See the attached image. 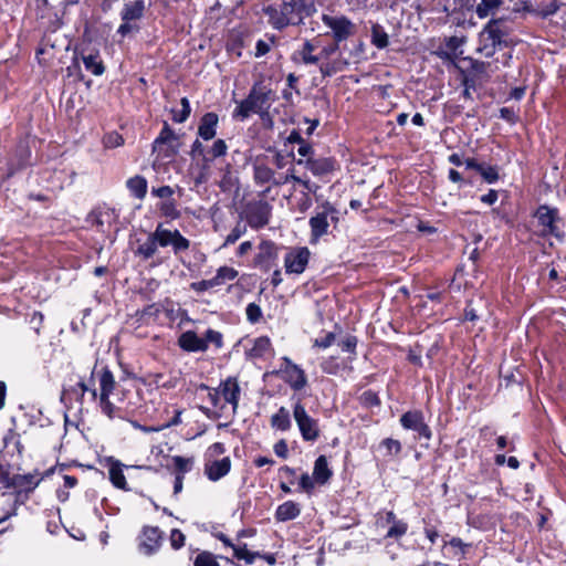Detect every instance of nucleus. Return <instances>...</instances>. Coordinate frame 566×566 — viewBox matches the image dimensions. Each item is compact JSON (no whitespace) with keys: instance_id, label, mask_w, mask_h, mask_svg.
Returning <instances> with one entry per match:
<instances>
[{"instance_id":"f257e3e1","label":"nucleus","mask_w":566,"mask_h":566,"mask_svg":"<svg viewBox=\"0 0 566 566\" xmlns=\"http://www.w3.org/2000/svg\"><path fill=\"white\" fill-rule=\"evenodd\" d=\"M314 0H280L263 8L270 25L282 31L289 25H301L306 18L316 13Z\"/></svg>"},{"instance_id":"f03ea898","label":"nucleus","mask_w":566,"mask_h":566,"mask_svg":"<svg viewBox=\"0 0 566 566\" xmlns=\"http://www.w3.org/2000/svg\"><path fill=\"white\" fill-rule=\"evenodd\" d=\"M275 101V92L269 85L262 81L254 82L247 97L238 102L232 118L244 122L252 114L270 109Z\"/></svg>"},{"instance_id":"7ed1b4c3","label":"nucleus","mask_w":566,"mask_h":566,"mask_svg":"<svg viewBox=\"0 0 566 566\" xmlns=\"http://www.w3.org/2000/svg\"><path fill=\"white\" fill-rule=\"evenodd\" d=\"M507 22L509 20L504 17L491 19L483 28L480 34L483 44L479 51L483 53L484 56L491 57L495 53L496 48H506L511 44V29Z\"/></svg>"},{"instance_id":"20e7f679","label":"nucleus","mask_w":566,"mask_h":566,"mask_svg":"<svg viewBox=\"0 0 566 566\" xmlns=\"http://www.w3.org/2000/svg\"><path fill=\"white\" fill-rule=\"evenodd\" d=\"M339 222V210L328 200L323 201L316 207L314 216L308 220L310 244L315 245L319 240L329 233L331 224L334 228Z\"/></svg>"},{"instance_id":"39448f33","label":"nucleus","mask_w":566,"mask_h":566,"mask_svg":"<svg viewBox=\"0 0 566 566\" xmlns=\"http://www.w3.org/2000/svg\"><path fill=\"white\" fill-rule=\"evenodd\" d=\"M293 403V418L300 430V434L305 442H315L321 437V428L318 419L308 415L301 397L295 395L291 398Z\"/></svg>"},{"instance_id":"423d86ee","label":"nucleus","mask_w":566,"mask_h":566,"mask_svg":"<svg viewBox=\"0 0 566 566\" xmlns=\"http://www.w3.org/2000/svg\"><path fill=\"white\" fill-rule=\"evenodd\" d=\"M281 366L276 370H272L271 375L280 377L294 391H300L307 386V377L304 369L293 363L287 356L281 358Z\"/></svg>"},{"instance_id":"0eeeda50","label":"nucleus","mask_w":566,"mask_h":566,"mask_svg":"<svg viewBox=\"0 0 566 566\" xmlns=\"http://www.w3.org/2000/svg\"><path fill=\"white\" fill-rule=\"evenodd\" d=\"M54 471L53 468L49 469L43 475L39 476V472L27 474H13L8 484V489L15 490V501L24 502L29 499V494L32 493L44 476H49Z\"/></svg>"},{"instance_id":"6e6552de","label":"nucleus","mask_w":566,"mask_h":566,"mask_svg":"<svg viewBox=\"0 0 566 566\" xmlns=\"http://www.w3.org/2000/svg\"><path fill=\"white\" fill-rule=\"evenodd\" d=\"M534 217L537 219L538 224L542 227V233L544 235H552L557 239H563L565 237V233L560 227V224H563V220L559 217L557 208H552L547 205H541L536 209Z\"/></svg>"},{"instance_id":"1a4fd4ad","label":"nucleus","mask_w":566,"mask_h":566,"mask_svg":"<svg viewBox=\"0 0 566 566\" xmlns=\"http://www.w3.org/2000/svg\"><path fill=\"white\" fill-rule=\"evenodd\" d=\"M145 13L144 0H135L124 4L120 11L122 23L117 29V34L122 38L129 35L130 33L138 32L139 27L136 21L140 20Z\"/></svg>"},{"instance_id":"9d476101","label":"nucleus","mask_w":566,"mask_h":566,"mask_svg":"<svg viewBox=\"0 0 566 566\" xmlns=\"http://www.w3.org/2000/svg\"><path fill=\"white\" fill-rule=\"evenodd\" d=\"M154 231L159 248L170 247L175 255L184 253L190 248V240L182 235L178 229H167L164 223L159 222Z\"/></svg>"},{"instance_id":"9b49d317","label":"nucleus","mask_w":566,"mask_h":566,"mask_svg":"<svg viewBox=\"0 0 566 566\" xmlns=\"http://www.w3.org/2000/svg\"><path fill=\"white\" fill-rule=\"evenodd\" d=\"M323 23L331 30L332 38L335 42H344L353 36L356 32L355 23L346 15H322Z\"/></svg>"},{"instance_id":"f8f14e48","label":"nucleus","mask_w":566,"mask_h":566,"mask_svg":"<svg viewBox=\"0 0 566 566\" xmlns=\"http://www.w3.org/2000/svg\"><path fill=\"white\" fill-rule=\"evenodd\" d=\"M245 220L252 229L259 230L269 224L272 206L265 200L251 201L245 206Z\"/></svg>"},{"instance_id":"ddd939ff","label":"nucleus","mask_w":566,"mask_h":566,"mask_svg":"<svg viewBox=\"0 0 566 566\" xmlns=\"http://www.w3.org/2000/svg\"><path fill=\"white\" fill-rule=\"evenodd\" d=\"M295 164L305 167L313 176L322 179L339 170V164L335 157H308L297 159Z\"/></svg>"},{"instance_id":"4468645a","label":"nucleus","mask_w":566,"mask_h":566,"mask_svg":"<svg viewBox=\"0 0 566 566\" xmlns=\"http://www.w3.org/2000/svg\"><path fill=\"white\" fill-rule=\"evenodd\" d=\"M279 245L272 240H262L258 245V253L254 256L253 265L264 272H269L279 258Z\"/></svg>"},{"instance_id":"2eb2a0df","label":"nucleus","mask_w":566,"mask_h":566,"mask_svg":"<svg viewBox=\"0 0 566 566\" xmlns=\"http://www.w3.org/2000/svg\"><path fill=\"white\" fill-rule=\"evenodd\" d=\"M76 56L84 64L87 72L94 76H101L105 72V65L99 54V51L88 45H78L75 48Z\"/></svg>"},{"instance_id":"dca6fc26","label":"nucleus","mask_w":566,"mask_h":566,"mask_svg":"<svg viewBox=\"0 0 566 566\" xmlns=\"http://www.w3.org/2000/svg\"><path fill=\"white\" fill-rule=\"evenodd\" d=\"M399 422L405 430H412L417 432L419 438L430 440L432 431L424 422V417L420 410H409L401 415Z\"/></svg>"},{"instance_id":"f3484780","label":"nucleus","mask_w":566,"mask_h":566,"mask_svg":"<svg viewBox=\"0 0 566 566\" xmlns=\"http://www.w3.org/2000/svg\"><path fill=\"white\" fill-rule=\"evenodd\" d=\"M311 252L306 247L293 248L284 256L287 274H302L310 261Z\"/></svg>"},{"instance_id":"a211bd4d","label":"nucleus","mask_w":566,"mask_h":566,"mask_svg":"<svg viewBox=\"0 0 566 566\" xmlns=\"http://www.w3.org/2000/svg\"><path fill=\"white\" fill-rule=\"evenodd\" d=\"M253 169V181L256 186L268 187L263 190V195H266L271 190V186L276 187L277 176L273 168H271L264 160L256 158L252 165Z\"/></svg>"},{"instance_id":"6ab92c4d","label":"nucleus","mask_w":566,"mask_h":566,"mask_svg":"<svg viewBox=\"0 0 566 566\" xmlns=\"http://www.w3.org/2000/svg\"><path fill=\"white\" fill-rule=\"evenodd\" d=\"M377 523L381 526L389 525L386 538L399 539L408 532V523L397 518L394 511L379 512L377 514Z\"/></svg>"},{"instance_id":"aec40b11","label":"nucleus","mask_w":566,"mask_h":566,"mask_svg":"<svg viewBox=\"0 0 566 566\" xmlns=\"http://www.w3.org/2000/svg\"><path fill=\"white\" fill-rule=\"evenodd\" d=\"M163 535L157 526H144L139 536V551L147 556L155 554L161 546Z\"/></svg>"},{"instance_id":"412c9836","label":"nucleus","mask_w":566,"mask_h":566,"mask_svg":"<svg viewBox=\"0 0 566 566\" xmlns=\"http://www.w3.org/2000/svg\"><path fill=\"white\" fill-rule=\"evenodd\" d=\"M217 388L220 397L223 398L226 403L231 406L232 412L235 413L239 408L241 396V388L238 378L234 376H229L224 380H221Z\"/></svg>"},{"instance_id":"4be33fe9","label":"nucleus","mask_w":566,"mask_h":566,"mask_svg":"<svg viewBox=\"0 0 566 566\" xmlns=\"http://www.w3.org/2000/svg\"><path fill=\"white\" fill-rule=\"evenodd\" d=\"M117 214L112 208H96L87 217V222L101 233L108 232L109 228L117 220Z\"/></svg>"},{"instance_id":"5701e85b","label":"nucleus","mask_w":566,"mask_h":566,"mask_svg":"<svg viewBox=\"0 0 566 566\" xmlns=\"http://www.w3.org/2000/svg\"><path fill=\"white\" fill-rule=\"evenodd\" d=\"M230 457L222 459H205L203 473L211 482H217L224 478L231 470Z\"/></svg>"},{"instance_id":"b1692460","label":"nucleus","mask_w":566,"mask_h":566,"mask_svg":"<svg viewBox=\"0 0 566 566\" xmlns=\"http://www.w3.org/2000/svg\"><path fill=\"white\" fill-rule=\"evenodd\" d=\"M515 12L526 11L535 14L538 18L546 19L557 12L566 14V3L558 0H549L547 3H543L536 9H533L527 2H522V7H515Z\"/></svg>"},{"instance_id":"393cba45","label":"nucleus","mask_w":566,"mask_h":566,"mask_svg":"<svg viewBox=\"0 0 566 566\" xmlns=\"http://www.w3.org/2000/svg\"><path fill=\"white\" fill-rule=\"evenodd\" d=\"M94 376L97 377L99 384L97 396H111L116 387V380L112 370L107 366H102L98 369L97 365H95L91 373V380Z\"/></svg>"},{"instance_id":"a878e982","label":"nucleus","mask_w":566,"mask_h":566,"mask_svg":"<svg viewBox=\"0 0 566 566\" xmlns=\"http://www.w3.org/2000/svg\"><path fill=\"white\" fill-rule=\"evenodd\" d=\"M219 125V115L214 112L205 113L199 120L198 137L205 142L214 139Z\"/></svg>"},{"instance_id":"bb28decb","label":"nucleus","mask_w":566,"mask_h":566,"mask_svg":"<svg viewBox=\"0 0 566 566\" xmlns=\"http://www.w3.org/2000/svg\"><path fill=\"white\" fill-rule=\"evenodd\" d=\"M179 347L188 353H200L208 349L203 337H199L193 331L184 332L178 338Z\"/></svg>"},{"instance_id":"cd10ccee","label":"nucleus","mask_w":566,"mask_h":566,"mask_svg":"<svg viewBox=\"0 0 566 566\" xmlns=\"http://www.w3.org/2000/svg\"><path fill=\"white\" fill-rule=\"evenodd\" d=\"M90 391L92 399H97V390L95 388H91L84 380L77 381L74 386H71L69 389H64L62 391L61 400H75L80 403H83V399L85 394Z\"/></svg>"},{"instance_id":"c85d7f7f","label":"nucleus","mask_w":566,"mask_h":566,"mask_svg":"<svg viewBox=\"0 0 566 566\" xmlns=\"http://www.w3.org/2000/svg\"><path fill=\"white\" fill-rule=\"evenodd\" d=\"M106 465L108 468V475L111 483L119 490L128 491L126 478L123 472V464L119 460L108 457L105 459Z\"/></svg>"},{"instance_id":"c756f323","label":"nucleus","mask_w":566,"mask_h":566,"mask_svg":"<svg viewBox=\"0 0 566 566\" xmlns=\"http://www.w3.org/2000/svg\"><path fill=\"white\" fill-rule=\"evenodd\" d=\"M235 558L243 560L247 565H252L256 558L264 559L271 566L276 564V557L274 553L249 551L247 543H243L242 547L235 549Z\"/></svg>"},{"instance_id":"7c9ffc66","label":"nucleus","mask_w":566,"mask_h":566,"mask_svg":"<svg viewBox=\"0 0 566 566\" xmlns=\"http://www.w3.org/2000/svg\"><path fill=\"white\" fill-rule=\"evenodd\" d=\"M155 238H156V234H155V231H153L148 234V237L146 238V240L144 242H140V240H137L138 245L134 250V255L139 258L143 261H148L149 259L154 258L159 248Z\"/></svg>"},{"instance_id":"2f4dec72","label":"nucleus","mask_w":566,"mask_h":566,"mask_svg":"<svg viewBox=\"0 0 566 566\" xmlns=\"http://www.w3.org/2000/svg\"><path fill=\"white\" fill-rule=\"evenodd\" d=\"M300 514L301 505L289 500L276 507L274 517L277 522H287L297 518Z\"/></svg>"},{"instance_id":"473e14b6","label":"nucleus","mask_w":566,"mask_h":566,"mask_svg":"<svg viewBox=\"0 0 566 566\" xmlns=\"http://www.w3.org/2000/svg\"><path fill=\"white\" fill-rule=\"evenodd\" d=\"M178 140V136L174 132V129L169 126L167 122L164 123V126L159 133V135L153 142L151 148L153 153L161 154L163 146L168 145L170 147L172 142Z\"/></svg>"},{"instance_id":"72a5a7b5","label":"nucleus","mask_w":566,"mask_h":566,"mask_svg":"<svg viewBox=\"0 0 566 566\" xmlns=\"http://www.w3.org/2000/svg\"><path fill=\"white\" fill-rule=\"evenodd\" d=\"M333 471L328 467V462L325 455H319L313 468V479L318 484H325L332 478Z\"/></svg>"},{"instance_id":"f704fd0d","label":"nucleus","mask_w":566,"mask_h":566,"mask_svg":"<svg viewBox=\"0 0 566 566\" xmlns=\"http://www.w3.org/2000/svg\"><path fill=\"white\" fill-rule=\"evenodd\" d=\"M228 153V145L224 139H214L212 145L207 149L203 157V166L209 167L216 159L224 157Z\"/></svg>"},{"instance_id":"c9c22d12","label":"nucleus","mask_w":566,"mask_h":566,"mask_svg":"<svg viewBox=\"0 0 566 566\" xmlns=\"http://www.w3.org/2000/svg\"><path fill=\"white\" fill-rule=\"evenodd\" d=\"M126 187L130 195L136 199H144L147 195V180L144 176L136 175L126 181Z\"/></svg>"},{"instance_id":"e433bc0d","label":"nucleus","mask_w":566,"mask_h":566,"mask_svg":"<svg viewBox=\"0 0 566 566\" xmlns=\"http://www.w3.org/2000/svg\"><path fill=\"white\" fill-rule=\"evenodd\" d=\"M271 427L279 431H289L292 427L290 411L281 406L270 419Z\"/></svg>"},{"instance_id":"4c0bfd02","label":"nucleus","mask_w":566,"mask_h":566,"mask_svg":"<svg viewBox=\"0 0 566 566\" xmlns=\"http://www.w3.org/2000/svg\"><path fill=\"white\" fill-rule=\"evenodd\" d=\"M270 350H272L271 339L268 336H260L254 339L253 346L247 352V356L259 359L263 358Z\"/></svg>"},{"instance_id":"58836bf2","label":"nucleus","mask_w":566,"mask_h":566,"mask_svg":"<svg viewBox=\"0 0 566 566\" xmlns=\"http://www.w3.org/2000/svg\"><path fill=\"white\" fill-rule=\"evenodd\" d=\"M503 3L504 0H481L475 8V13L480 19H485L494 15Z\"/></svg>"},{"instance_id":"ea45409f","label":"nucleus","mask_w":566,"mask_h":566,"mask_svg":"<svg viewBox=\"0 0 566 566\" xmlns=\"http://www.w3.org/2000/svg\"><path fill=\"white\" fill-rule=\"evenodd\" d=\"M378 449L384 451L382 454L385 458L392 459L400 455L402 451V444L397 439L385 438L380 441Z\"/></svg>"},{"instance_id":"a19ab883","label":"nucleus","mask_w":566,"mask_h":566,"mask_svg":"<svg viewBox=\"0 0 566 566\" xmlns=\"http://www.w3.org/2000/svg\"><path fill=\"white\" fill-rule=\"evenodd\" d=\"M370 42L379 50L386 49L389 45V36L378 23L371 25Z\"/></svg>"},{"instance_id":"79ce46f5","label":"nucleus","mask_w":566,"mask_h":566,"mask_svg":"<svg viewBox=\"0 0 566 566\" xmlns=\"http://www.w3.org/2000/svg\"><path fill=\"white\" fill-rule=\"evenodd\" d=\"M157 207L160 214L169 220H177L181 217V212L175 199L163 200Z\"/></svg>"},{"instance_id":"37998d69","label":"nucleus","mask_w":566,"mask_h":566,"mask_svg":"<svg viewBox=\"0 0 566 566\" xmlns=\"http://www.w3.org/2000/svg\"><path fill=\"white\" fill-rule=\"evenodd\" d=\"M314 50H315L314 44L310 40H306L303 43L302 49L298 50L293 55V60H295L296 54H298L300 57H301L302 63H304L306 65H308V64H317V62L319 61V56L312 54Z\"/></svg>"},{"instance_id":"c03bdc74","label":"nucleus","mask_w":566,"mask_h":566,"mask_svg":"<svg viewBox=\"0 0 566 566\" xmlns=\"http://www.w3.org/2000/svg\"><path fill=\"white\" fill-rule=\"evenodd\" d=\"M462 39L458 36H450L446 40V49L447 51H441L438 55L444 61H453L457 54V51L462 45Z\"/></svg>"},{"instance_id":"a18cd8bd","label":"nucleus","mask_w":566,"mask_h":566,"mask_svg":"<svg viewBox=\"0 0 566 566\" xmlns=\"http://www.w3.org/2000/svg\"><path fill=\"white\" fill-rule=\"evenodd\" d=\"M101 411L109 419L120 417L122 410L111 401V396H97Z\"/></svg>"},{"instance_id":"49530a36","label":"nucleus","mask_w":566,"mask_h":566,"mask_svg":"<svg viewBox=\"0 0 566 566\" xmlns=\"http://www.w3.org/2000/svg\"><path fill=\"white\" fill-rule=\"evenodd\" d=\"M161 312V308L158 304H149L145 306L143 310L136 312V317L142 323H149L150 319L155 321Z\"/></svg>"},{"instance_id":"de8ad7c7","label":"nucleus","mask_w":566,"mask_h":566,"mask_svg":"<svg viewBox=\"0 0 566 566\" xmlns=\"http://www.w3.org/2000/svg\"><path fill=\"white\" fill-rule=\"evenodd\" d=\"M248 231V224L239 220L230 233L226 237L222 248L234 244Z\"/></svg>"},{"instance_id":"09e8293b","label":"nucleus","mask_w":566,"mask_h":566,"mask_svg":"<svg viewBox=\"0 0 566 566\" xmlns=\"http://www.w3.org/2000/svg\"><path fill=\"white\" fill-rule=\"evenodd\" d=\"M172 462L175 465V475H180L182 478H185V474L188 473L193 465L192 458H185L181 455L172 457Z\"/></svg>"},{"instance_id":"8fccbe9b","label":"nucleus","mask_w":566,"mask_h":566,"mask_svg":"<svg viewBox=\"0 0 566 566\" xmlns=\"http://www.w3.org/2000/svg\"><path fill=\"white\" fill-rule=\"evenodd\" d=\"M180 104H181V109L180 111H177V109H172L171 111V115H172V120L175 123H185L188 117L190 116V113H191V106H190V102L187 97H182L180 99Z\"/></svg>"},{"instance_id":"3c124183","label":"nucleus","mask_w":566,"mask_h":566,"mask_svg":"<svg viewBox=\"0 0 566 566\" xmlns=\"http://www.w3.org/2000/svg\"><path fill=\"white\" fill-rule=\"evenodd\" d=\"M102 144L106 149L117 148L124 145V137L118 132H109L103 136Z\"/></svg>"},{"instance_id":"603ef678","label":"nucleus","mask_w":566,"mask_h":566,"mask_svg":"<svg viewBox=\"0 0 566 566\" xmlns=\"http://www.w3.org/2000/svg\"><path fill=\"white\" fill-rule=\"evenodd\" d=\"M469 62L468 73L475 77H479L480 75L486 74V69L490 66V63L479 61L472 57L465 59Z\"/></svg>"},{"instance_id":"864d4df0","label":"nucleus","mask_w":566,"mask_h":566,"mask_svg":"<svg viewBox=\"0 0 566 566\" xmlns=\"http://www.w3.org/2000/svg\"><path fill=\"white\" fill-rule=\"evenodd\" d=\"M479 174L481 175L483 180L490 185L495 184L500 178L499 168L496 166H491L483 163L481 165Z\"/></svg>"},{"instance_id":"5fc2aeb1","label":"nucleus","mask_w":566,"mask_h":566,"mask_svg":"<svg viewBox=\"0 0 566 566\" xmlns=\"http://www.w3.org/2000/svg\"><path fill=\"white\" fill-rule=\"evenodd\" d=\"M193 566H220V565L217 562L216 556L211 552L202 551L196 556V558L193 560Z\"/></svg>"},{"instance_id":"6e6d98bb","label":"nucleus","mask_w":566,"mask_h":566,"mask_svg":"<svg viewBox=\"0 0 566 566\" xmlns=\"http://www.w3.org/2000/svg\"><path fill=\"white\" fill-rule=\"evenodd\" d=\"M358 344V339L355 335H347L344 339L338 343V346L343 352L349 353L353 356L349 358L350 360L356 357V347Z\"/></svg>"},{"instance_id":"4d7b16f0","label":"nucleus","mask_w":566,"mask_h":566,"mask_svg":"<svg viewBox=\"0 0 566 566\" xmlns=\"http://www.w3.org/2000/svg\"><path fill=\"white\" fill-rule=\"evenodd\" d=\"M80 63H81L80 57L76 56V51L74 50L72 62L66 67V75L69 77H75L77 81L84 80V74L82 73Z\"/></svg>"},{"instance_id":"13d9d810","label":"nucleus","mask_w":566,"mask_h":566,"mask_svg":"<svg viewBox=\"0 0 566 566\" xmlns=\"http://www.w3.org/2000/svg\"><path fill=\"white\" fill-rule=\"evenodd\" d=\"M203 340L208 346L209 343L213 344L216 349H220L223 347V335L220 332L214 331L212 328L206 331Z\"/></svg>"},{"instance_id":"bf43d9fd","label":"nucleus","mask_w":566,"mask_h":566,"mask_svg":"<svg viewBox=\"0 0 566 566\" xmlns=\"http://www.w3.org/2000/svg\"><path fill=\"white\" fill-rule=\"evenodd\" d=\"M321 368L327 375H337L342 367L337 357L329 356L321 363Z\"/></svg>"},{"instance_id":"052dcab7","label":"nucleus","mask_w":566,"mask_h":566,"mask_svg":"<svg viewBox=\"0 0 566 566\" xmlns=\"http://www.w3.org/2000/svg\"><path fill=\"white\" fill-rule=\"evenodd\" d=\"M360 403L366 408L378 407L380 405V399L378 394L374 390H366L359 397Z\"/></svg>"},{"instance_id":"680f3d73","label":"nucleus","mask_w":566,"mask_h":566,"mask_svg":"<svg viewBox=\"0 0 566 566\" xmlns=\"http://www.w3.org/2000/svg\"><path fill=\"white\" fill-rule=\"evenodd\" d=\"M218 285H220V283H219L218 279L216 276H213L210 280H201L198 282H192L190 287H191V290H193L197 293H202V292H206V291L213 289Z\"/></svg>"},{"instance_id":"e2e57ef3","label":"nucleus","mask_w":566,"mask_h":566,"mask_svg":"<svg viewBox=\"0 0 566 566\" xmlns=\"http://www.w3.org/2000/svg\"><path fill=\"white\" fill-rule=\"evenodd\" d=\"M220 285L223 284L226 281H232L234 280L237 276H238V271L233 268H230V266H220L218 270H217V273L214 275Z\"/></svg>"},{"instance_id":"0e129e2a","label":"nucleus","mask_w":566,"mask_h":566,"mask_svg":"<svg viewBox=\"0 0 566 566\" xmlns=\"http://www.w3.org/2000/svg\"><path fill=\"white\" fill-rule=\"evenodd\" d=\"M245 315L251 324H256L262 318V310L256 303H249L245 307Z\"/></svg>"},{"instance_id":"69168bd1","label":"nucleus","mask_w":566,"mask_h":566,"mask_svg":"<svg viewBox=\"0 0 566 566\" xmlns=\"http://www.w3.org/2000/svg\"><path fill=\"white\" fill-rule=\"evenodd\" d=\"M273 153V165L277 169H283L286 166V158H292L294 161L296 160L293 150L289 151L286 156L283 155L281 150L274 149Z\"/></svg>"},{"instance_id":"338daca9","label":"nucleus","mask_w":566,"mask_h":566,"mask_svg":"<svg viewBox=\"0 0 566 566\" xmlns=\"http://www.w3.org/2000/svg\"><path fill=\"white\" fill-rule=\"evenodd\" d=\"M169 539L171 547L177 551L185 546L186 536L180 530L174 528L170 532Z\"/></svg>"},{"instance_id":"774afa93","label":"nucleus","mask_w":566,"mask_h":566,"mask_svg":"<svg viewBox=\"0 0 566 566\" xmlns=\"http://www.w3.org/2000/svg\"><path fill=\"white\" fill-rule=\"evenodd\" d=\"M300 489L307 494H312L315 489V481L313 476L311 478L308 473H303L298 481Z\"/></svg>"}]
</instances>
